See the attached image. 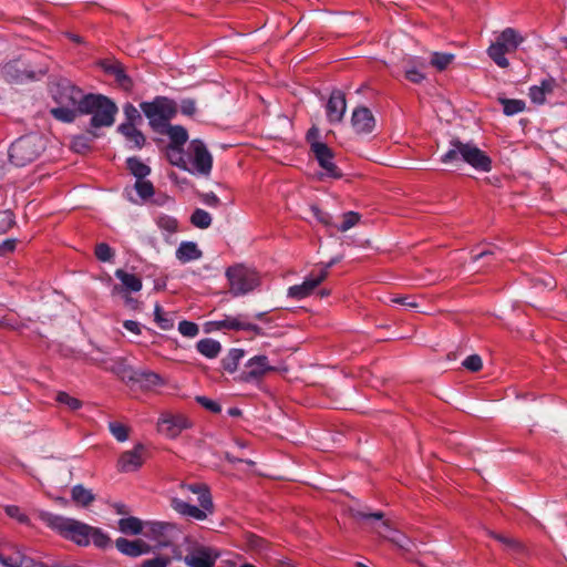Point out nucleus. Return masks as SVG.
Listing matches in <instances>:
<instances>
[{"instance_id": "nucleus-49", "label": "nucleus", "mask_w": 567, "mask_h": 567, "mask_svg": "<svg viewBox=\"0 0 567 567\" xmlns=\"http://www.w3.org/2000/svg\"><path fill=\"white\" fill-rule=\"evenodd\" d=\"M30 564H33V559L27 556L19 557H2L1 564L6 567H30Z\"/></svg>"}, {"instance_id": "nucleus-20", "label": "nucleus", "mask_w": 567, "mask_h": 567, "mask_svg": "<svg viewBox=\"0 0 567 567\" xmlns=\"http://www.w3.org/2000/svg\"><path fill=\"white\" fill-rule=\"evenodd\" d=\"M311 152L318 161L320 167L326 171V174L330 177L338 178L341 176L337 165L333 163V152L323 142H312Z\"/></svg>"}, {"instance_id": "nucleus-50", "label": "nucleus", "mask_w": 567, "mask_h": 567, "mask_svg": "<svg viewBox=\"0 0 567 567\" xmlns=\"http://www.w3.org/2000/svg\"><path fill=\"white\" fill-rule=\"evenodd\" d=\"M95 257L103 262L111 261L114 257L113 249L105 243H100L95 246Z\"/></svg>"}, {"instance_id": "nucleus-24", "label": "nucleus", "mask_w": 567, "mask_h": 567, "mask_svg": "<svg viewBox=\"0 0 567 567\" xmlns=\"http://www.w3.org/2000/svg\"><path fill=\"white\" fill-rule=\"evenodd\" d=\"M115 277L122 282V286L115 285L112 288L113 296L122 292H137L143 287L142 279L137 275L130 274L123 269H117Z\"/></svg>"}, {"instance_id": "nucleus-12", "label": "nucleus", "mask_w": 567, "mask_h": 567, "mask_svg": "<svg viewBox=\"0 0 567 567\" xmlns=\"http://www.w3.org/2000/svg\"><path fill=\"white\" fill-rule=\"evenodd\" d=\"M147 457V447L142 443H137L132 450L121 453L116 463V468L121 473L136 472L143 466Z\"/></svg>"}, {"instance_id": "nucleus-4", "label": "nucleus", "mask_w": 567, "mask_h": 567, "mask_svg": "<svg viewBox=\"0 0 567 567\" xmlns=\"http://www.w3.org/2000/svg\"><path fill=\"white\" fill-rule=\"evenodd\" d=\"M117 113L116 104L101 94H86L80 114H91L90 126L100 128L111 126Z\"/></svg>"}, {"instance_id": "nucleus-33", "label": "nucleus", "mask_w": 567, "mask_h": 567, "mask_svg": "<svg viewBox=\"0 0 567 567\" xmlns=\"http://www.w3.org/2000/svg\"><path fill=\"white\" fill-rule=\"evenodd\" d=\"M126 167L136 181L144 179L151 174V167L137 157H128Z\"/></svg>"}, {"instance_id": "nucleus-13", "label": "nucleus", "mask_w": 567, "mask_h": 567, "mask_svg": "<svg viewBox=\"0 0 567 567\" xmlns=\"http://www.w3.org/2000/svg\"><path fill=\"white\" fill-rule=\"evenodd\" d=\"M245 316L239 315L237 317H226L223 320L209 321L205 324V332L210 333L218 330H244L251 331L257 336H264L262 329L251 322L246 321Z\"/></svg>"}, {"instance_id": "nucleus-53", "label": "nucleus", "mask_w": 567, "mask_h": 567, "mask_svg": "<svg viewBox=\"0 0 567 567\" xmlns=\"http://www.w3.org/2000/svg\"><path fill=\"white\" fill-rule=\"evenodd\" d=\"M405 78L412 83L419 84L425 80L424 73L416 65H409L405 69Z\"/></svg>"}, {"instance_id": "nucleus-31", "label": "nucleus", "mask_w": 567, "mask_h": 567, "mask_svg": "<svg viewBox=\"0 0 567 567\" xmlns=\"http://www.w3.org/2000/svg\"><path fill=\"white\" fill-rule=\"evenodd\" d=\"M118 529L126 535H144L145 522L134 516L121 518L118 520Z\"/></svg>"}, {"instance_id": "nucleus-23", "label": "nucleus", "mask_w": 567, "mask_h": 567, "mask_svg": "<svg viewBox=\"0 0 567 567\" xmlns=\"http://www.w3.org/2000/svg\"><path fill=\"white\" fill-rule=\"evenodd\" d=\"M351 124L358 134H368L373 131L375 126V120L372 112L368 107L360 106L353 111Z\"/></svg>"}, {"instance_id": "nucleus-51", "label": "nucleus", "mask_w": 567, "mask_h": 567, "mask_svg": "<svg viewBox=\"0 0 567 567\" xmlns=\"http://www.w3.org/2000/svg\"><path fill=\"white\" fill-rule=\"evenodd\" d=\"M178 331L184 337L194 338L198 334L199 328L195 322H192L188 320H182L178 323Z\"/></svg>"}, {"instance_id": "nucleus-62", "label": "nucleus", "mask_w": 567, "mask_h": 567, "mask_svg": "<svg viewBox=\"0 0 567 567\" xmlns=\"http://www.w3.org/2000/svg\"><path fill=\"white\" fill-rule=\"evenodd\" d=\"M200 200L209 207H218L220 205V199L213 192L202 194Z\"/></svg>"}, {"instance_id": "nucleus-7", "label": "nucleus", "mask_w": 567, "mask_h": 567, "mask_svg": "<svg viewBox=\"0 0 567 567\" xmlns=\"http://www.w3.org/2000/svg\"><path fill=\"white\" fill-rule=\"evenodd\" d=\"M43 151V141L38 135H25L14 141L9 147V159L18 166H25L35 161Z\"/></svg>"}, {"instance_id": "nucleus-11", "label": "nucleus", "mask_w": 567, "mask_h": 567, "mask_svg": "<svg viewBox=\"0 0 567 567\" xmlns=\"http://www.w3.org/2000/svg\"><path fill=\"white\" fill-rule=\"evenodd\" d=\"M181 530L174 523L147 520L145 522L144 536L155 542L159 547L173 545Z\"/></svg>"}, {"instance_id": "nucleus-27", "label": "nucleus", "mask_w": 567, "mask_h": 567, "mask_svg": "<svg viewBox=\"0 0 567 567\" xmlns=\"http://www.w3.org/2000/svg\"><path fill=\"white\" fill-rule=\"evenodd\" d=\"M175 255L181 262L186 264L199 259L203 252L194 241H182Z\"/></svg>"}, {"instance_id": "nucleus-56", "label": "nucleus", "mask_w": 567, "mask_h": 567, "mask_svg": "<svg viewBox=\"0 0 567 567\" xmlns=\"http://www.w3.org/2000/svg\"><path fill=\"white\" fill-rule=\"evenodd\" d=\"M6 513L9 517L17 519L19 523L28 524L29 517L24 514L19 506L9 505L6 507Z\"/></svg>"}, {"instance_id": "nucleus-16", "label": "nucleus", "mask_w": 567, "mask_h": 567, "mask_svg": "<svg viewBox=\"0 0 567 567\" xmlns=\"http://www.w3.org/2000/svg\"><path fill=\"white\" fill-rule=\"evenodd\" d=\"M190 426L192 422L183 414L164 413L157 422L158 432L169 439L177 437L184 430Z\"/></svg>"}, {"instance_id": "nucleus-55", "label": "nucleus", "mask_w": 567, "mask_h": 567, "mask_svg": "<svg viewBox=\"0 0 567 567\" xmlns=\"http://www.w3.org/2000/svg\"><path fill=\"white\" fill-rule=\"evenodd\" d=\"M172 563L169 556H156L152 559H146L141 564V567H167Z\"/></svg>"}, {"instance_id": "nucleus-63", "label": "nucleus", "mask_w": 567, "mask_h": 567, "mask_svg": "<svg viewBox=\"0 0 567 567\" xmlns=\"http://www.w3.org/2000/svg\"><path fill=\"white\" fill-rule=\"evenodd\" d=\"M181 488L197 494L198 497L202 496L204 493H210L208 487L204 484H182Z\"/></svg>"}, {"instance_id": "nucleus-45", "label": "nucleus", "mask_w": 567, "mask_h": 567, "mask_svg": "<svg viewBox=\"0 0 567 567\" xmlns=\"http://www.w3.org/2000/svg\"><path fill=\"white\" fill-rule=\"evenodd\" d=\"M125 122L122 124L137 125L142 123V116L138 110L131 103H127L123 107Z\"/></svg>"}, {"instance_id": "nucleus-32", "label": "nucleus", "mask_w": 567, "mask_h": 567, "mask_svg": "<svg viewBox=\"0 0 567 567\" xmlns=\"http://www.w3.org/2000/svg\"><path fill=\"white\" fill-rule=\"evenodd\" d=\"M244 355L245 351L243 349H230L220 361L223 369L228 373H234L237 370Z\"/></svg>"}, {"instance_id": "nucleus-9", "label": "nucleus", "mask_w": 567, "mask_h": 567, "mask_svg": "<svg viewBox=\"0 0 567 567\" xmlns=\"http://www.w3.org/2000/svg\"><path fill=\"white\" fill-rule=\"evenodd\" d=\"M199 507L190 505L189 503L173 497L171 499V507L178 514L193 518L195 520H205L208 515L214 513V503L210 493H204L198 497Z\"/></svg>"}, {"instance_id": "nucleus-19", "label": "nucleus", "mask_w": 567, "mask_h": 567, "mask_svg": "<svg viewBox=\"0 0 567 567\" xmlns=\"http://www.w3.org/2000/svg\"><path fill=\"white\" fill-rule=\"evenodd\" d=\"M326 279L327 269H320L318 272L311 271L302 284L289 287L288 297L296 300L305 299Z\"/></svg>"}, {"instance_id": "nucleus-38", "label": "nucleus", "mask_w": 567, "mask_h": 567, "mask_svg": "<svg viewBox=\"0 0 567 567\" xmlns=\"http://www.w3.org/2000/svg\"><path fill=\"white\" fill-rule=\"evenodd\" d=\"M72 499L82 505L87 506L94 501V495L90 489L84 488L82 485H75L71 492Z\"/></svg>"}, {"instance_id": "nucleus-52", "label": "nucleus", "mask_w": 567, "mask_h": 567, "mask_svg": "<svg viewBox=\"0 0 567 567\" xmlns=\"http://www.w3.org/2000/svg\"><path fill=\"white\" fill-rule=\"evenodd\" d=\"M14 225V215L11 210L0 212V234L7 233Z\"/></svg>"}, {"instance_id": "nucleus-44", "label": "nucleus", "mask_w": 567, "mask_h": 567, "mask_svg": "<svg viewBox=\"0 0 567 567\" xmlns=\"http://www.w3.org/2000/svg\"><path fill=\"white\" fill-rule=\"evenodd\" d=\"M343 220L340 225H334V228L341 233H344L354 227L360 221V214L355 212H347L342 216Z\"/></svg>"}, {"instance_id": "nucleus-22", "label": "nucleus", "mask_w": 567, "mask_h": 567, "mask_svg": "<svg viewBox=\"0 0 567 567\" xmlns=\"http://www.w3.org/2000/svg\"><path fill=\"white\" fill-rule=\"evenodd\" d=\"M346 110L347 101L343 92L340 90L332 91L326 105L328 121L332 124L341 122Z\"/></svg>"}, {"instance_id": "nucleus-15", "label": "nucleus", "mask_w": 567, "mask_h": 567, "mask_svg": "<svg viewBox=\"0 0 567 567\" xmlns=\"http://www.w3.org/2000/svg\"><path fill=\"white\" fill-rule=\"evenodd\" d=\"M220 553L210 546L193 547L184 557V563L188 567H215Z\"/></svg>"}, {"instance_id": "nucleus-6", "label": "nucleus", "mask_w": 567, "mask_h": 567, "mask_svg": "<svg viewBox=\"0 0 567 567\" xmlns=\"http://www.w3.org/2000/svg\"><path fill=\"white\" fill-rule=\"evenodd\" d=\"M525 38L514 28L504 29L496 41L492 43L487 49L488 56L499 68H507L509 62L506 58V53H512L524 42Z\"/></svg>"}, {"instance_id": "nucleus-21", "label": "nucleus", "mask_w": 567, "mask_h": 567, "mask_svg": "<svg viewBox=\"0 0 567 567\" xmlns=\"http://www.w3.org/2000/svg\"><path fill=\"white\" fill-rule=\"evenodd\" d=\"M379 535L384 539L391 542L395 545L400 550H402L403 555L406 556L408 559H412L413 548L415 547L414 542L408 538L401 532L393 529L388 522H383L381 525V529L378 530Z\"/></svg>"}, {"instance_id": "nucleus-17", "label": "nucleus", "mask_w": 567, "mask_h": 567, "mask_svg": "<svg viewBox=\"0 0 567 567\" xmlns=\"http://www.w3.org/2000/svg\"><path fill=\"white\" fill-rule=\"evenodd\" d=\"M189 154L194 169L204 176H208L213 167V156L204 142L193 140L189 144Z\"/></svg>"}, {"instance_id": "nucleus-18", "label": "nucleus", "mask_w": 567, "mask_h": 567, "mask_svg": "<svg viewBox=\"0 0 567 567\" xmlns=\"http://www.w3.org/2000/svg\"><path fill=\"white\" fill-rule=\"evenodd\" d=\"M275 368L270 365L268 357L255 355L247 361L245 370L238 377L239 381L252 382L260 380L268 372L274 371Z\"/></svg>"}, {"instance_id": "nucleus-35", "label": "nucleus", "mask_w": 567, "mask_h": 567, "mask_svg": "<svg viewBox=\"0 0 567 567\" xmlns=\"http://www.w3.org/2000/svg\"><path fill=\"white\" fill-rule=\"evenodd\" d=\"M454 59L455 55L453 53L432 52L429 63L435 70L442 72L449 68V65L454 61Z\"/></svg>"}, {"instance_id": "nucleus-61", "label": "nucleus", "mask_w": 567, "mask_h": 567, "mask_svg": "<svg viewBox=\"0 0 567 567\" xmlns=\"http://www.w3.org/2000/svg\"><path fill=\"white\" fill-rule=\"evenodd\" d=\"M181 112L184 115L192 116L196 112V102L193 99H184L181 102Z\"/></svg>"}, {"instance_id": "nucleus-29", "label": "nucleus", "mask_w": 567, "mask_h": 567, "mask_svg": "<svg viewBox=\"0 0 567 567\" xmlns=\"http://www.w3.org/2000/svg\"><path fill=\"white\" fill-rule=\"evenodd\" d=\"M196 350L207 359H215L221 352V344L215 339L205 338L196 343Z\"/></svg>"}, {"instance_id": "nucleus-46", "label": "nucleus", "mask_w": 567, "mask_h": 567, "mask_svg": "<svg viewBox=\"0 0 567 567\" xmlns=\"http://www.w3.org/2000/svg\"><path fill=\"white\" fill-rule=\"evenodd\" d=\"M56 401L60 404L65 405L71 411H76L82 406V402L79 399L71 396L69 393L63 391L56 394Z\"/></svg>"}, {"instance_id": "nucleus-8", "label": "nucleus", "mask_w": 567, "mask_h": 567, "mask_svg": "<svg viewBox=\"0 0 567 567\" xmlns=\"http://www.w3.org/2000/svg\"><path fill=\"white\" fill-rule=\"evenodd\" d=\"M226 276L229 281L230 291L235 296L248 293L259 285L257 272L244 266L229 267Z\"/></svg>"}, {"instance_id": "nucleus-5", "label": "nucleus", "mask_w": 567, "mask_h": 567, "mask_svg": "<svg viewBox=\"0 0 567 567\" xmlns=\"http://www.w3.org/2000/svg\"><path fill=\"white\" fill-rule=\"evenodd\" d=\"M140 107L154 132H162L177 113V104L166 96H156L150 102H142Z\"/></svg>"}, {"instance_id": "nucleus-3", "label": "nucleus", "mask_w": 567, "mask_h": 567, "mask_svg": "<svg viewBox=\"0 0 567 567\" xmlns=\"http://www.w3.org/2000/svg\"><path fill=\"white\" fill-rule=\"evenodd\" d=\"M39 518L49 528L56 532L63 538L71 540L79 546L89 545V533L91 530L90 525L44 511L39 513Z\"/></svg>"}, {"instance_id": "nucleus-47", "label": "nucleus", "mask_w": 567, "mask_h": 567, "mask_svg": "<svg viewBox=\"0 0 567 567\" xmlns=\"http://www.w3.org/2000/svg\"><path fill=\"white\" fill-rule=\"evenodd\" d=\"M109 430L118 442H125L128 439V427L120 422H110Z\"/></svg>"}, {"instance_id": "nucleus-48", "label": "nucleus", "mask_w": 567, "mask_h": 567, "mask_svg": "<svg viewBox=\"0 0 567 567\" xmlns=\"http://www.w3.org/2000/svg\"><path fill=\"white\" fill-rule=\"evenodd\" d=\"M167 158L171 162V164H173L175 166H178V167L185 166L183 147L168 145Z\"/></svg>"}, {"instance_id": "nucleus-40", "label": "nucleus", "mask_w": 567, "mask_h": 567, "mask_svg": "<svg viewBox=\"0 0 567 567\" xmlns=\"http://www.w3.org/2000/svg\"><path fill=\"white\" fill-rule=\"evenodd\" d=\"M154 320L157 326L163 330H169L174 327L173 318L166 313L159 305L155 306Z\"/></svg>"}, {"instance_id": "nucleus-30", "label": "nucleus", "mask_w": 567, "mask_h": 567, "mask_svg": "<svg viewBox=\"0 0 567 567\" xmlns=\"http://www.w3.org/2000/svg\"><path fill=\"white\" fill-rule=\"evenodd\" d=\"M118 132L137 148H142L145 144L144 134L136 128V125L120 124L117 127Z\"/></svg>"}, {"instance_id": "nucleus-34", "label": "nucleus", "mask_w": 567, "mask_h": 567, "mask_svg": "<svg viewBox=\"0 0 567 567\" xmlns=\"http://www.w3.org/2000/svg\"><path fill=\"white\" fill-rule=\"evenodd\" d=\"M133 380L147 386H162L165 384V380L158 373L146 370L134 372Z\"/></svg>"}, {"instance_id": "nucleus-58", "label": "nucleus", "mask_w": 567, "mask_h": 567, "mask_svg": "<svg viewBox=\"0 0 567 567\" xmlns=\"http://www.w3.org/2000/svg\"><path fill=\"white\" fill-rule=\"evenodd\" d=\"M463 365L472 371V372H477L482 369L483 367V363H482V359L480 355L477 354H472V355H468L464 361H463Z\"/></svg>"}, {"instance_id": "nucleus-64", "label": "nucleus", "mask_w": 567, "mask_h": 567, "mask_svg": "<svg viewBox=\"0 0 567 567\" xmlns=\"http://www.w3.org/2000/svg\"><path fill=\"white\" fill-rule=\"evenodd\" d=\"M123 327L134 334H141L142 332L141 323L135 320H125Z\"/></svg>"}, {"instance_id": "nucleus-14", "label": "nucleus", "mask_w": 567, "mask_h": 567, "mask_svg": "<svg viewBox=\"0 0 567 567\" xmlns=\"http://www.w3.org/2000/svg\"><path fill=\"white\" fill-rule=\"evenodd\" d=\"M0 75L6 82L11 84H20L35 79V73L20 59L4 63L0 69Z\"/></svg>"}, {"instance_id": "nucleus-39", "label": "nucleus", "mask_w": 567, "mask_h": 567, "mask_svg": "<svg viewBox=\"0 0 567 567\" xmlns=\"http://www.w3.org/2000/svg\"><path fill=\"white\" fill-rule=\"evenodd\" d=\"M110 370L118 375L122 379H134V372L131 369L130 365L126 364L125 360L122 358H118L116 360H113L112 365L110 367Z\"/></svg>"}, {"instance_id": "nucleus-36", "label": "nucleus", "mask_w": 567, "mask_h": 567, "mask_svg": "<svg viewBox=\"0 0 567 567\" xmlns=\"http://www.w3.org/2000/svg\"><path fill=\"white\" fill-rule=\"evenodd\" d=\"M498 102L503 105V112L507 116L520 113L525 109V102L523 100L499 97Z\"/></svg>"}, {"instance_id": "nucleus-41", "label": "nucleus", "mask_w": 567, "mask_h": 567, "mask_svg": "<svg viewBox=\"0 0 567 567\" xmlns=\"http://www.w3.org/2000/svg\"><path fill=\"white\" fill-rule=\"evenodd\" d=\"M91 540L99 548H106L111 544V538L102 529L93 526L89 533V543Z\"/></svg>"}, {"instance_id": "nucleus-42", "label": "nucleus", "mask_w": 567, "mask_h": 567, "mask_svg": "<svg viewBox=\"0 0 567 567\" xmlns=\"http://www.w3.org/2000/svg\"><path fill=\"white\" fill-rule=\"evenodd\" d=\"M134 188H135L136 193L138 194V196L143 200H147V199L152 198L155 194L154 185L152 184V182H150L145 178L136 181Z\"/></svg>"}, {"instance_id": "nucleus-28", "label": "nucleus", "mask_w": 567, "mask_h": 567, "mask_svg": "<svg viewBox=\"0 0 567 567\" xmlns=\"http://www.w3.org/2000/svg\"><path fill=\"white\" fill-rule=\"evenodd\" d=\"M159 134H166L169 137V146L183 147L188 140V134L185 127L181 125H171L169 123Z\"/></svg>"}, {"instance_id": "nucleus-54", "label": "nucleus", "mask_w": 567, "mask_h": 567, "mask_svg": "<svg viewBox=\"0 0 567 567\" xmlns=\"http://www.w3.org/2000/svg\"><path fill=\"white\" fill-rule=\"evenodd\" d=\"M311 212H312V215L315 216V218L321 223L322 225L327 226V227H334V224L332 223V217L330 214L321 210L318 206L316 205H312L311 206Z\"/></svg>"}, {"instance_id": "nucleus-26", "label": "nucleus", "mask_w": 567, "mask_h": 567, "mask_svg": "<svg viewBox=\"0 0 567 567\" xmlns=\"http://www.w3.org/2000/svg\"><path fill=\"white\" fill-rule=\"evenodd\" d=\"M556 81L553 78L544 79L540 85H534L529 89V99L533 103L543 104L546 101V95L553 93Z\"/></svg>"}, {"instance_id": "nucleus-1", "label": "nucleus", "mask_w": 567, "mask_h": 567, "mask_svg": "<svg viewBox=\"0 0 567 567\" xmlns=\"http://www.w3.org/2000/svg\"><path fill=\"white\" fill-rule=\"evenodd\" d=\"M51 94L58 106L52 107L50 114L63 123L74 122L81 113L86 94L68 79H61L54 83Z\"/></svg>"}, {"instance_id": "nucleus-10", "label": "nucleus", "mask_w": 567, "mask_h": 567, "mask_svg": "<svg viewBox=\"0 0 567 567\" xmlns=\"http://www.w3.org/2000/svg\"><path fill=\"white\" fill-rule=\"evenodd\" d=\"M199 507L190 505L189 503L173 497L171 499V507L178 514L193 518L195 520H205L208 515L214 513V503L210 493H204L198 497Z\"/></svg>"}, {"instance_id": "nucleus-37", "label": "nucleus", "mask_w": 567, "mask_h": 567, "mask_svg": "<svg viewBox=\"0 0 567 567\" xmlns=\"http://www.w3.org/2000/svg\"><path fill=\"white\" fill-rule=\"evenodd\" d=\"M212 220L210 214L202 208H196L190 216L192 225L199 229L208 228L212 225Z\"/></svg>"}, {"instance_id": "nucleus-43", "label": "nucleus", "mask_w": 567, "mask_h": 567, "mask_svg": "<svg viewBox=\"0 0 567 567\" xmlns=\"http://www.w3.org/2000/svg\"><path fill=\"white\" fill-rule=\"evenodd\" d=\"M156 225L167 234H174L178 228L177 220L174 217L164 214L156 217Z\"/></svg>"}, {"instance_id": "nucleus-2", "label": "nucleus", "mask_w": 567, "mask_h": 567, "mask_svg": "<svg viewBox=\"0 0 567 567\" xmlns=\"http://www.w3.org/2000/svg\"><path fill=\"white\" fill-rule=\"evenodd\" d=\"M444 164L458 165L466 163L480 172H489L492 169V159L472 142H462L455 137L450 141V147L441 156Z\"/></svg>"}, {"instance_id": "nucleus-60", "label": "nucleus", "mask_w": 567, "mask_h": 567, "mask_svg": "<svg viewBox=\"0 0 567 567\" xmlns=\"http://www.w3.org/2000/svg\"><path fill=\"white\" fill-rule=\"evenodd\" d=\"M113 74L116 79V81L125 89H130L132 86V80L130 76L125 74V72L120 68L116 66L113 69Z\"/></svg>"}, {"instance_id": "nucleus-25", "label": "nucleus", "mask_w": 567, "mask_h": 567, "mask_svg": "<svg viewBox=\"0 0 567 567\" xmlns=\"http://www.w3.org/2000/svg\"><path fill=\"white\" fill-rule=\"evenodd\" d=\"M115 546L120 553L128 557H138L150 553V545L142 539L130 540L124 537H120L115 540Z\"/></svg>"}, {"instance_id": "nucleus-57", "label": "nucleus", "mask_w": 567, "mask_h": 567, "mask_svg": "<svg viewBox=\"0 0 567 567\" xmlns=\"http://www.w3.org/2000/svg\"><path fill=\"white\" fill-rule=\"evenodd\" d=\"M196 402L213 413H219L221 411L220 404L207 396L198 395L196 396Z\"/></svg>"}, {"instance_id": "nucleus-59", "label": "nucleus", "mask_w": 567, "mask_h": 567, "mask_svg": "<svg viewBox=\"0 0 567 567\" xmlns=\"http://www.w3.org/2000/svg\"><path fill=\"white\" fill-rule=\"evenodd\" d=\"M505 549L514 555H520L525 553L524 545L518 539L513 537L509 540H507Z\"/></svg>"}]
</instances>
